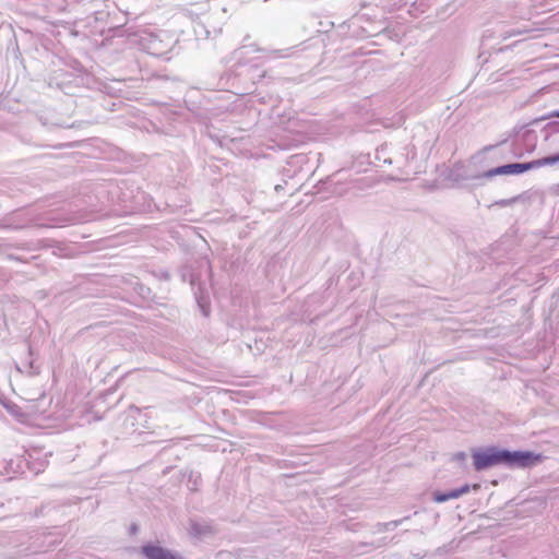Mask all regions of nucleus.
Listing matches in <instances>:
<instances>
[{
  "label": "nucleus",
  "instance_id": "obj_12",
  "mask_svg": "<svg viewBox=\"0 0 559 559\" xmlns=\"http://www.w3.org/2000/svg\"><path fill=\"white\" fill-rule=\"evenodd\" d=\"M281 189H282V187H281V186H276V187H275V190H276V191H278V190H281Z\"/></svg>",
  "mask_w": 559,
  "mask_h": 559
},
{
  "label": "nucleus",
  "instance_id": "obj_5",
  "mask_svg": "<svg viewBox=\"0 0 559 559\" xmlns=\"http://www.w3.org/2000/svg\"><path fill=\"white\" fill-rule=\"evenodd\" d=\"M459 496H457V492L455 489L453 490H450L448 492H436L433 495V500L438 503H442V502H445L448 500H451V499H457Z\"/></svg>",
  "mask_w": 559,
  "mask_h": 559
},
{
  "label": "nucleus",
  "instance_id": "obj_7",
  "mask_svg": "<svg viewBox=\"0 0 559 559\" xmlns=\"http://www.w3.org/2000/svg\"><path fill=\"white\" fill-rule=\"evenodd\" d=\"M469 489H471V487H469L468 485H464V486H462V487H460V488H457V489H455V490H456L457 496H459V498H460L461 496H463V495H465V493L469 492Z\"/></svg>",
  "mask_w": 559,
  "mask_h": 559
},
{
  "label": "nucleus",
  "instance_id": "obj_6",
  "mask_svg": "<svg viewBox=\"0 0 559 559\" xmlns=\"http://www.w3.org/2000/svg\"><path fill=\"white\" fill-rule=\"evenodd\" d=\"M533 162L535 169L547 165H554L559 162V154L535 159Z\"/></svg>",
  "mask_w": 559,
  "mask_h": 559
},
{
  "label": "nucleus",
  "instance_id": "obj_2",
  "mask_svg": "<svg viewBox=\"0 0 559 559\" xmlns=\"http://www.w3.org/2000/svg\"><path fill=\"white\" fill-rule=\"evenodd\" d=\"M532 169H535L533 160L528 163H513L491 168L484 173L483 177L492 178L500 175H519Z\"/></svg>",
  "mask_w": 559,
  "mask_h": 559
},
{
  "label": "nucleus",
  "instance_id": "obj_3",
  "mask_svg": "<svg viewBox=\"0 0 559 559\" xmlns=\"http://www.w3.org/2000/svg\"><path fill=\"white\" fill-rule=\"evenodd\" d=\"M142 554L147 559H182L178 554L156 545L143 546Z\"/></svg>",
  "mask_w": 559,
  "mask_h": 559
},
{
  "label": "nucleus",
  "instance_id": "obj_9",
  "mask_svg": "<svg viewBox=\"0 0 559 559\" xmlns=\"http://www.w3.org/2000/svg\"><path fill=\"white\" fill-rule=\"evenodd\" d=\"M401 523V521H391L389 523H385L383 526L385 530H394L397 527V525Z\"/></svg>",
  "mask_w": 559,
  "mask_h": 559
},
{
  "label": "nucleus",
  "instance_id": "obj_1",
  "mask_svg": "<svg viewBox=\"0 0 559 559\" xmlns=\"http://www.w3.org/2000/svg\"><path fill=\"white\" fill-rule=\"evenodd\" d=\"M474 467L476 471H484L496 465H508L526 467L539 461L540 455L528 451H508L496 448L485 450L476 449L472 451Z\"/></svg>",
  "mask_w": 559,
  "mask_h": 559
},
{
  "label": "nucleus",
  "instance_id": "obj_4",
  "mask_svg": "<svg viewBox=\"0 0 559 559\" xmlns=\"http://www.w3.org/2000/svg\"><path fill=\"white\" fill-rule=\"evenodd\" d=\"M190 533L192 535H194V536L201 537V536H205V535L212 534L213 530L207 524L193 522L190 525Z\"/></svg>",
  "mask_w": 559,
  "mask_h": 559
},
{
  "label": "nucleus",
  "instance_id": "obj_8",
  "mask_svg": "<svg viewBox=\"0 0 559 559\" xmlns=\"http://www.w3.org/2000/svg\"><path fill=\"white\" fill-rule=\"evenodd\" d=\"M453 460L457 462H464L466 460V453L465 452H457L453 455Z\"/></svg>",
  "mask_w": 559,
  "mask_h": 559
},
{
  "label": "nucleus",
  "instance_id": "obj_10",
  "mask_svg": "<svg viewBox=\"0 0 559 559\" xmlns=\"http://www.w3.org/2000/svg\"><path fill=\"white\" fill-rule=\"evenodd\" d=\"M550 191L554 193V194H557L559 195V183L558 185H555L550 188Z\"/></svg>",
  "mask_w": 559,
  "mask_h": 559
},
{
  "label": "nucleus",
  "instance_id": "obj_11",
  "mask_svg": "<svg viewBox=\"0 0 559 559\" xmlns=\"http://www.w3.org/2000/svg\"><path fill=\"white\" fill-rule=\"evenodd\" d=\"M547 118H559V110H555L550 112Z\"/></svg>",
  "mask_w": 559,
  "mask_h": 559
}]
</instances>
